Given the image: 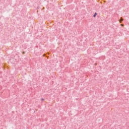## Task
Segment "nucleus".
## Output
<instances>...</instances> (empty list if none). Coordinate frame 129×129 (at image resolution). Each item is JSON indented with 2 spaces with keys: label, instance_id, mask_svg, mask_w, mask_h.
I'll list each match as a JSON object with an SVG mask.
<instances>
[{
  "label": "nucleus",
  "instance_id": "4",
  "mask_svg": "<svg viewBox=\"0 0 129 129\" xmlns=\"http://www.w3.org/2000/svg\"><path fill=\"white\" fill-rule=\"evenodd\" d=\"M42 100H44V99H42Z\"/></svg>",
  "mask_w": 129,
  "mask_h": 129
},
{
  "label": "nucleus",
  "instance_id": "2",
  "mask_svg": "<svg viewBox=\"0 0 129 129\" xmlns=\"http://www.w3.org/2000/svg\"><path fill=\"white\" fill-rule=\"evenodd\" d=\"M96 15H97V14H96V13H95V14L94 15V18H95V17H96Z\"/></svg>",
  "mask_w": 129,
  "mask_h": 129
},
{
  "label": "nucleus",
  "instance_id": "3",
  "mask_svg": "<svg viewBox=\"0 0 129 129\" xmlns=\"http://www.w3.org/2000/svg\"><path fill=\"white\" fill-rule=\"evenodd\" d=\"M121 26L122 27H123V24H121Z\"/></svg>",
  "mask_w": 129,
  "mask_h": 129
},
{
  "label": "nucleus",
  "instance_id": "1",
  "mask_svg": "<svg viewBox=\"0 0 129 129\" xmlns=\"http://www.w3.org/2000/svg\"><path fill=\"white\" fill-rule=\"evenodd\" d=\"M122 21H123V19H121L119 20L120 23H121V22H122Z\"/></svg>",
  "mask_w": 129,
  "mask_h": 129
}]
</instances>
